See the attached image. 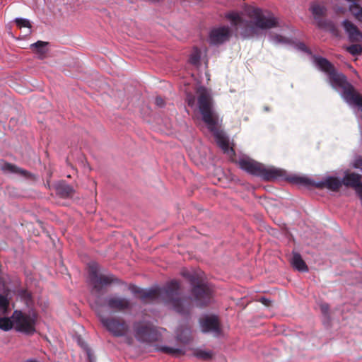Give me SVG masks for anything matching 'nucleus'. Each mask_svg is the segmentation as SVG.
<instances>
[{"mask_svg": "<svg viewBox=\"0 0 362 362\" xmlns=\"http://www.w3.org/2000/svg\"><path fill=\"white\" fill-rule=\"evenodd\" d=\"M225 18L243 38L259 35L278 25L277 18L271 12L253 5L245 6L241 13L230 11Z\"/></svg>", "mask_w": 362, "mask_h": 362, "instance_id": "nucleus-1", "label": "nucleus"}, {"mask_svg": "<svg viewBox=\"0 0 362 362\" xmlns=\"http://www.w3.org/2000/svg\"><path fill=\"white\" fill-rule=\"evenodd\" d=\"M313 63L327 75L330 85L339 92L343 99L350 105L357 107L362 112V95L357 93L347 82L345 76L336 71L334 66L325 58L313 57Z\"/></svg>", "mask_w": 362, "mask_h": 362, "instance_id": "nucleus-2", "label": "nucleus"}, {"mask_svg": "<svg viewBox=\"0 0 362 362\" xmlns=\"http://www.w3.org/2000/svg\"><path fill=\"white\" fill-rule=\"evenodd\" d=\"M198 94V107L203 121L215 137L216 141L223 151L229 157L234 155L233 148L229 146V140L226 134L217 129L218 116L213 107V100L210 91L204 87H199Z\"/></svg>", "mask_w": 362, "mask_h": 362, "instance_id": "nucleus-3", "label": "nucleus"}, {"mask_svg": "<svg viewBox=\"0 0 362 362\" xmlns=\"http://www.w3.org/2000/svg\"><path fill=\"white\" fill-rule=\"evenodd\" d=\"M179 284L177 281H170L166 288H154L148 290L141 289L136 286L131 287L132 293L139 294L144 301H155L161 298L165 303L179 313H185L188 310L189 305L185 299L178 297Z\"/></svg>", "mask_w": 362, "mask_h": 362, "instance_id": "nucleus-4", "label": "nucleus"}, {"mask_svg": "<svg viewBox=\"0 0 362 362\" xmlns=\"http://www.w3.org/2000/svg\"><path fill=\"white\" fill-rule=\"evenodd\" d=\"M238 163L243 170L266 180H275L284 175L283 170L274 167H265L249 158H241Z\"/></svg>", "mask_w": 362, "mask_h": 362, "instance_id": "nucleus-5", "label": "nucleus"}, {"mask_svg": "<svg viewBox=\"0 0 362 362\" xmlns=\"http://www.w3.org/2000/svg\"><path fill=\"white\" fill-rule=\"evenodd\" d=\"M183 276L188 279L193 286L192 294L197 305L202 306L207 304L211 297L212 290L202 282V276L200 272L190 273L187 271L182 272Z\"/></svg>", "mask_w": 362, "mask_h": 362, "instance_id": "nucleus-6", "label": "nucleus"}, {"mask_svg": "<svg viewBox=\"0 0 362 362\" xmlns=\"http://www.w3.org/2000/svg\"><path fill=\"white\" fill-rule=\"evenodd\" d=\"M14 328L19 332L32 334L35 331V326L37 315L35 313H23L21 310H15L12 315Z\"/></svg>", "mask_w": 362, "mask_h": 362, "instance_id": "nucleus-7", "label": "nucleus"}, {"mask_svg": "<svg viewBox=\"0 0 362 362\" xmlns=\"http://www.w3.org/2000/svg\"><path fill=\"white\" fill-rule=\"evenodd\" d=\"M352 166L362 172V157H356L353 161ZM361 175L355 173L346 172L342 179L343 185L353 188L362 204V182Z\"/></svg>", "mask_w": 362, "mask_h": 362, "instance_id": "nucleus-8", "label": "nucleus"}, {"mask_svg": "<svg viewBox=\"0 0 362 362\" xmlns=\"http://www.w3.org/2000/svg\"><path fill=\"white\" fill-rule=\"evenodd\" d=\"M88 267L90 281L95 291H99L103 286L112 281V276L99 274V266L97 263L90 262Z\"/></svg>", "mask_w": 362, "mask_h": 362, "instance_id": "nucleus-9", "label": "nucleus"}, {"mask_svg": "<svg viewBox=\"0 0 362 362\" xmlns=\"http://www.w3.org/2000/svg\"><path fill=\"white\" fill-rule=\"evenodd\" d=\"M100 320L103 326L115 336H124L129 331V326L124 321L105 317H102Z\"/></svg>", "mask_w": 362, "mask_h": 362, "instance_id": "nucleus-10", "label": "nucleus"}, {"mask_svg": "<svg viewBox=\"0 0 362 362\" xmlns=\"http://www.w3.org/2000/svg\"><path fill=\"white\" fill-rule=\"evenodd\" d=\"M135 337L141 341H153L157 339L153 327L146 322L135 325Z\"/></svg>", "mask_w": 362, "mask_h": 362, "instance_id": "nucleus-11", "label": "nucleus"}, {"mask_svg": "<svg viewBox=\"0 0 362 362\" xmlns=\"http://www.w3.org/2000/svg\"><path fill=\"white\" fill-rule=\"evenodd\" d=\"M105 304L110 310L117 312L128 310L132 306L129 299L119 296H112L107 298Z\"/></svg>", "mask_w": 362, "mask_h": 362, "instance_id": "nucleus-12", "label": "nucleus"}, {"mask_svg": "<svg viewBox=\"0 0 362 362\" xmlns=\"http://www.w3.org/2000/svg\"><path fill=\"white\" fill-rule=\"evenodd\" d=\"M202 332L212 333L214 336L220 334V326L218 318L214 315L203 316L199 320Z\"/></svg>", "mask_w": 362, "mask_h": 362, "instance_id": "nucleus-13", "label": "nucleus"}, {"mask_svg": "<svg viewBox=\"0 0 362 362\" xmlns=\"http://www.w3.org/2000/svg\"><path fill=\"white\" fill-rule=\"evenodd\" d=\"M230 30L228 26L214 28L209 34V41L213 45H220L229 40Z\"/></svg>", "mask_w": 362, "mask_h": 362, "instance_id": "nucleus-14", "label": "nucleus"}, {"mask_svg": "<svg viewBox=\"0 0 362 362\" xmlns=\"http://www.w3.org/2000/svg\"><path fill=\"white\" fill-rule=\"evenodd\" d=\"M341 25L350 41L356 42H362V33L354 23L346 19L343 21Z\"/></svg>", "mask_w": 362, "mask_h": 362, "instance_id": "nucleus-15", "label": "nucleus"}, {"mask_svg": "<svg viewBox=\"0 0 362 362\" xmlns=\"http://www.w3.org/2000/svg\"><path fill=\"white\" fill-rule=\"evenodd\" d=\"M343 185L342 180L336 177L328 176L323 180L317 182L315 185L318 188H327L332 191H337Z\"/></svg>", "mask_w": 362, "mask_h": 362, "instance_id": "nucleus-16", "label": "nucleus"}, {"mask_svg": "<svg viewBox=\"0 0 362 362\" xmlns=\"http://www.w3.org/2000/svg\"><path fill=\"white\" fill-rule=\"evenodd\" d=\"M0 168L5 173L15 174L22 177H28L30 175V173L27 170L9 163H2L0 165Z\"/></svg>", "mask_w": 362, "mask_h": 362, "instance_id": "nucleus-17", "label": "nucleus"}, {"mask_svg": "<svg viewBox=\"0 0 362 362\" xmlns=\"http://www.w3.org/2000/svg\"><path fill=\"white\" fill-rule=\"evenodd\" d=\"M47 45L48 43L46 42L37 41V42L32 44L30 47L37 54L38 59H43L48 51Z\"/></svg>", "mask_w": 362, "mask_h": 362, "instance_id": "nucleus-18", "label": "nucleus"}, {"mask_svg": "<svg viewBox=\"0 0 362 362\" xmlns=\"http://www.w3.org/2000/svg\"><path fill=\"white\" fill-rule=\"evenodd\" d=\"M291 264L292 266L300 272H308V268L305 262L302 259L300 254L297 252H293L292 257L291 259Z\"/></svg>", "mask_w": 362, "mask_h": 362, "instance_id": "nucleus-19", "label": "nucleus"}, {"mask_svg": "<svg viewBox=\"0 0 362 362\" xmlns=\"http://www.w3.org/2000/svg\"><path fill=\"white\" fill-rule=\"evenodd\" d=\"M57 192L61 196L68 197L71 196L74 191L73 187L70 185L61 182L57 185Z\"/></svg>", "mask_w": 362, "mask_h": 362, "instance_id": "nucleus-20", "label": "nucleus"}, {"mask_svg": "<svg viewBox=\"0 0 362 362\" xmlns=\"http://www.w3.org/2000/svg\"><path fill=\"white\" fill-rule=\"evenodd\" d=\"M310 10L315 19L321 18L326 12V8L324 5L318 3H313Z\"/></svg>", "mask_w": 362, "mask_h": 362, "instance_id": "nucleus-21", "label": "nucleus"}, {"mask_svg": "<svg viewBox=\"0 0 362 362\" xmlns=\"http://www.w3.org/2000/svg\"><path fill=\"white\" fill-rule=\"evenodd\" d=\"M349 11L356 20L362 23V8L359 4L356 2L349 4Z\"/></svg>", "mask_w": 362, "mask_h": 362, "instance_id": "nucleus-22", "label": "nucleus"}, {"mask_svg": "<svg viewBox=\"0 0 362 362\" xmlns=\"http://www.w3.org/2000/svg\"><path fill=\"white\" fill-rule=\"evenodd\" d=\"M12 316L11 317H0V329L4 331H8L14 327Z\"/></svg>", "mask_w": 362, "mask_h": 362, "instance_id": "nucleus-23", "label": "nucleus"}, {"mask_svg": "<svg viewBox=\"0 0 362 362\" xmlns=\"http://www.w3.org/2000/svg\"><path fill=\"white\" fill-rule=\"evenodd\" d=\"M8 305V299L4 296L0 295V316L7 313Z\"/></svg>", "mask_w": 362, "mask_h": 362, "instance_id": "nucleus-24", "label": "nucleus"}, {"mask_svg": "<svg viewBox=\"0 0 362 362\" xmlns=\"http://www.w3.org/2000/svg\"><path fill=\"white\" fill-rule=\"evenodd\" d=\"M271 41L275 45H287L291 42V40L280 35H275L270 37Z\"/></svg>", "mask_w": 362, "mask_h": 362, "instance_id": "nucleus-25", "label": "nucleus"}, {"mask_svg": "<svg viewBox=\"0 0 362 362\" xmlns=\"http://www.w3.org/2000/svg\"><path fill=\"white\" fill-rule=\"evenodd\" d=\"M348 52L352 55H358L362 52V47L360 45H352L347 47Z\"/></svg>", "mask_w": 362, "mask_h": 362, "instance_id": "nucleus-26", "label": "nucleus"}, {"mask_svg": "<svg viewBox=\"0 0 362 362\" xmlns=\"http://www.w3.org/2000/svg\"><path fill=\"white\" fill-rule=\"evenodd\" d=\"M16 24L20 27L27 28L28 32L30 31L31 25L30 21L26 18H18L16 19Z\"/></svg>", "mask_w": 362, "mask_h": 362, "instance_id": "nucleus-27", "label": "nucleus"}, {"mask_svg": "<svg viewBox=\"0 0 362 362\" xmlns=\"http://www.w3.org/2000/svg\"><path fill=\"white\" fill-rule=\"evenodd\" d=\"M200 59V52L198 49H194L190 55L189 62L191 64L196 65Z\"/></svg>", "mask_w": 362, "mask_h": 362, "instance_id": "nucleus-28", "label": "nucleus"}, {"mask_svg": "<svg viewBox=\"0 0 362 362\" xmlns=\"http://www.w3.org/2000/svg\"><path fill=\"white\" fill-rule=\"evenodd\" d=\"M197 356L199 358H203V359H208L210 358L211 356V354L210 352H206L204 351H199L197 353Z\"/></svg>", "mask_w": 362, "mask_h": 362, "instance_id": "nucleus-29", "label": "nucleus"}, {"mask_svg": "<svg viewBox=\"0 0 362 362\" xmlns=\"http://www.w3.org/2000/svg\"><path fill=\"white\" fill-rule=\"evenodd\" d=\"M293 182L296 183L303 184V185H308V180L304 177H293L292 179Z\"/></svg>", "mask_w": 362, "mask_h": 362, "instance_id": "nucleus-30", "label": "nucleus"}, {"mask_svg": "<svg viewBox=\"0 0 362 362\" xmlns=\"http://www.w3.org/2000/svg\"><path fill=\"white\" fill-rule=\"evenodd\" d=\"M335 11L339 14H345L346 13V8L344 6H337L335 7Z\"/></svg>", "mask_w": 362, "mask_h": 362, "instance_id": "nucleus-31", "label": "nucleus"}, {"mask_svg": "<svg viewBox=\"0 0 362 362\" xmlns=\"http://www.w3.org/2000/svg\"><path fill=\"white\" fill-rule=\"evenodd\" d=\"M187 100L188 105H189L191 107L194 106V105H195V98H194V97L193 95H188L187 98Z\"/></svg>", "mask_w": 362, "mask_h": 362, "instance_id": "nucleus-32", "label": "nucleus"}, {"mask_svg": "<svg viewBox=\"0 0 362 362\" xmlns=\"http://www.w3.org/2000/svg\"><path fill=\"white\" fill-rule=\"evenodd\" d=\"M155 103H156V105H158L159 107H163L164 105V101H163V98L160 97H156V100H155Z\"/></svg>", "mask_w": 362, "mask_h": 362, "instance_id": "nucleus-33", "label": "nucleus"}, {"mask_svg": "<svg viewBox=\"0 0 362 362\" xmlns=\"http://www.w3.org/2000/svg\"><path fill=\"white\" fill-rule=\"evenodd\" d=\"M297 49L304 52H308L306 46L303 43H298L296 45Z\"/></svg>", "mask_w": 362, "mask_h": 362, "instance_id": "nucleus-34", "label": "nucleus"}, {"mask_svg": "<svg viewBox=\"0 0 362 362\" xmlns=\"http://www.w3.org/2000/svg\"><path fill=\"white\" fill-rule=\"evenodd\" d=\"M321 310L324 314H327L329 310V306L327 304L321 305Z\"/></svg>", "mask_w": 362, "mask_h": 362, "instance_id": "nucleus-35", "label": "nucleus"}, {"mask_svg": "<svg viewBox=\"0 0 362 362\" xmlns=\"http://www.w3.org/2000/svg\"><path fill=\"white\" fill-rule=\"evenodd\" d=\"M260 301L267 306L269 305V300L267 298H262Z\"/></svg>", "mask_w": 362, "mask_h": 362, "instance_id": "nucleus-36", "label": "nucleus"}, {"mask_svg": "<svg viewBox=\"0 0 362 362\" xmlns=\"http://www.w3.org/2000/svg\"><path fill=\"white\" fill-rule=\"evenodd\" d=\"M164 350L168 353H173V349L172 348H165Z\"/></svg>", "mask_w": 362, "mask_h": 362, "instance_id": "nucleus-37", "label": "nucleus"}, {"mask_svg": "<svg viewBox=\"0 0 362 362\" xmlns=\"http://www.w3.org/2000/svg\"><path fill=\"white\" fill-rule=\"evenodd\" d=\"M358 124H359V127H360L361 132V134H362V118L358 120Z\"/></svg>", "mask_w": 362, "mask_h": 362, "instance_id": "nucleus-38", "label": "nucleus"}, {"mask_svg": "<svg viewBox=\"0 0 362 362\" xmlns=\"http://www.w3.org/2000/svg\"><path fill=\"white\" fill-rule=\"evenodd\" d=\"M87 354H88V357H89V358H90V361H91V358H90V351H89V350L88 351ZM90 362H92V361H90Z\"/></svg>", "mask_w": 362, "mask_h": 362, "instance_id": "nucleus-39", "label": "nucleus"}, {"mask_svg": "<svg viewBox=\"0 0 362 362\" xmlns=\"http://www.w3.org/2000/svg\"><path fill=\"white\" fill-rule=\"evenodd\" d=\"M26 362H37V361H35V360H28Z\"/></svg>", "mask_w": 362, "mask_h": 362, "instance_id": "nucleus-40", "label": "nucleus"}]
</instances>
